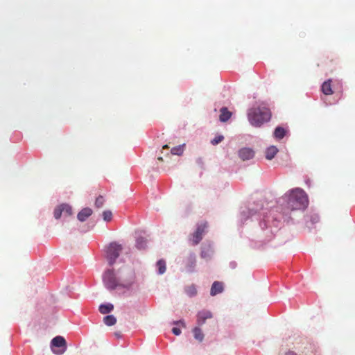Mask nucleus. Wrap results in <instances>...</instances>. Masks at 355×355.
Listing matches in <instances>:
<instances>
[{
  "label": "nucleus",
  "mask_w": 355,
  "mask_h": 355,
  "mask_svg": "<svg viewBox=\"0 0 355 355\" xmlns=\"http://www.w3.org/2000/svg\"><path fill=\"white\" fill-rule=\"evenodd\" d=\"M184 144L173 148L171 150L173 155H181L184 152Z\"/></svg>",
  "instance_id": "obj_23"
},
{
  "label": "nucleus",
  "mask_w": 355,
  "mask_h": 355,
  "mask_svg": "<svg viewBox=\"0 0 355 355\" xmlns=\"http://www.w3.org/2000/svg\"><path fill=\"white\" fill-rule=\"evenodd\" d=\"M157 266L158 268L159 274L162 275L166 271V262L165 261L161 259L159 260L157 263Z\"/></svg>",
  "instance_id": "obj_24"
},
{
  "label": "nucleus",
  "mask_w": 355,
  "mask_h": 355,
  "mask_svg": "<svg viewBox=\"0 0 355 355\" xmlns=\"http://www.w3.org/2000/svg\"><path fill=\"white\" fill-rule=\"evenodd\" d=\"M212 318V313L209 311L203 310L197 315V323L199 327L203 325L207 319Z\"/></svg>",
  "instance_id": "obj_9"
},
{
  "label": "nucleus",
  "mask_w": 355,
  "mask_h": 355,
  "mask_svg": "<svg viewBox=\"0 0 355 355\" xmlns=\"http://www.w3.org/2000/svg\"><path fill=\"white\" fill-rule=\"evenodd\" d=\"M120 280V288L130 290L136 282V275L131 268H125L119 272Z\"/></svg>",
  "instance_id": "obj_3"
},
{
  "label": "nucleus",
  "mask_w": 355,
  "mask_h": 355,
  "mask_svg": "<svg viewBox=\"0 0 355 355\" xmlns=\"http://www.w3.org/2000/svg\"><path fill=\"white\" fill-rule=\"evenodd\" d=\"M158 159H159V161H162V160H163L162 157H158Z\"/></svg>",
  "instance_id": "obj_34"
},
{
  "label": "nucleus",
  "mask_w": 355,
  "mask_h": 355,
  "mask_svg": "<svg viewBox=\"0 0 355 355\" xmlns=\"http://www.w3.org/2000/svg\"><path fill=\"white\" fill-rule=\"evenodd\" d=\"M214 250L211 245L204 246L202 249L200 257L206 260H209L213 254Z\"/></svg>",
  "instance_id": "obj_11"
},
{
  "label": "nucleus",
  "mask_w": 355,
  "mask_h": 355,
  "mask_svg": "<svg viewBox=\"0 0 355 355\" xmlns=\"http://www.w3.org/2000/svg\"><path fill=\"white\" fill-rule=\"evenodd\" d=\"M196 255L194 254H190L189 256L187 258V266L189 271H193L194 267L196 266Z\"/></svg>",
  "instance_id": "obj_16"
},
{
  "label": "nucleus",
  "mask_w": 355,
  "mask_h": 355,
  "mask_svg": "<svg viewBox=\"0 0 355 355\" xmlns=\"http://www.w3.org/2000/svg\"><path fill=\"white\" fill-rule=\"evenodd\" d=\"M285 355H297V354L293 351H288L285 353Z\"/></svg>",
  "instance_id": "obj_31"
},
{
  "label": "nucleus",
  "mask_w": 355,
  "mask_h": 355,
  "mask_svg": "<svg viewBox=\"0 0 355 355\" xmlns=\"http://www.w3.org/2000/svg\"><path fill=\"white\" fill-rule=\"evenodd\" d=\"M103 322L107 326H112L116 324V319L113 315H109L104 317Z\"/></svg>",
  "instance_id": "obj_20"
},
{
  "label": "nucleus",
  "mask_w": 355,
  "mask_h": 355,
  "mask_svg": "<svg viewBox=\"0 0 355 355\" xmlns=\"http://www.w3.org/2000/svg\"><path fill=\"white\" fill-rule=\"evenodd\" d=\"M92 213H93V211H92V209H90L89 207H86V208L83 209L78 214L77 218L80 221L84 222L92 214Z\"/></svg>",
  "instance_id": "obj_12"
},
{
  "label": "nucleus",
  "mask_w": 355,
  "mask_h": 355,
  "mask_svg": "<svg viewBox=\"0 0 355 355\" xmlns=\"http://www.w3.org/2000/svg\"><path fill=\"white\" fill-rule=\"evenodd\" d=\"M220 116L219 119L221 122H226L232 116V113L230 112L227 107H223L220 110Z\"/></svg>",
  "instance_id": "obj_14"
},
{
  "label": "nucleus",
  "mask_w": 355,
  "mask_h": 355,
  "mask_svg": "<svg viewBox=\"0 0 355 355\" xmlns=\"http://www.w3.org/2000/svg\"><path fill=\"white\" fill-rule=\"evenodd\" d=\"M51 348L53 353L56 354H63L67 349V343L65 339L60 336H58L51 340Z\"/></svg>",
  "instance_id": "obj_6"
},
{
  "label": "nucleus",
  "mask_w": 355,
  "mask_h": 355,
  "mask_svg": "<svg viewBox=\"0 0 355 355\" xmlns=\"http://www.w3.org/2000/svg\"><path fill=\"white\" fill-rule=\"evenodd\" d=\"M163 148H164H164H168V146L167 144H166V145H164V146H163Z\"/></svg>",
  "instance_id": "obj_33"
},
{
  "label": "nucleus",
  "mask_w": 355,
  "mask_h": 355,
  "mask_svg": "<svg viewBox=\"0 0 355 355\" xmlns=\"http://www.w3.org/2000/svg\"><path fill=\"white\" fill-rule=\"evenodd\" d=\"M172 332L175 335L178 336V335H180L181 334V330L179 328H178V327H173L172 329Z\"/></svg>",
  "instance_id": "obj_30"
},
{
  "label": "nucleus",
  "mask_w": 355,
  "mask_h": 355,
  "mask_svg": "<svg viewBox=\"0 0 355 355\" xmlns=\"http://www.w3.org/2000/svg\"><path fill=\"white\" fill-rule=\"evenodd\" d=\"M207 227V223H203L198 225L196 230L191 235L190 237V241L193 245H196L201 241Z\"/></svg>",
  "instance_id": "obj_7"
},
{
  "label": "nucleus",
  "mask_w": 355,
  "mask_h": 355,
  "mask_svg": "<svg viewBox=\"0 0 355 355\" xmlns=\"http://www.w3.org/2000/svg\"><path fill=\"white\" fill-rule=\"evenodd\" d=\"M146 239L143 237H139L136 241V247L138 249H144L146 247Z\"/></svg>",
  "instance_id": "obj_22"
},
{
  "label": "nucleus",
  "mask_w": 355,
  "mask_h": 355,
  "mask_svg": "<svg viewBox=\"0 0 355 355\" xmlns=\"http://www.w3.org/2000/svg\"><path fill=\"white\" fill-rule=\"evenodd\" d=\"M104 198L102 196H99L98 197L96 198V201H95V206L97 207V208H101L103 207V204H104Z\"/></svg>",
  "instance_id": "obj_27"
},
{
  "label": "nucleus",
  "mask_w": 355,
  "mask_h": 355,
  "mask_svg": "<svg viewBox=\"0 0 355 355\" xmlns=\"http://www.w3.org/2000/svg\"><path fill=\"white\" fill-rule=\"evenodd\" d=\"M103 282L105 287L109 290L120 288L119 276L116 277L113 270H107L103 275Z\"/></svg>",
  "instance_id": "obj_5"
},
{
  "label": "nucleus",
  "mask_w": 355,
  "mask_h": 355,
  "mask_svg": "<svg viewBox=\"0 0 355 355\" xmlns=\"http://www.w3.org/2000/svg\"><path fill=\"white\" fill-rule=\"evenodd\" d=\"M278 153V149L275 146L268 147L266 150V158L268 160H271Z\"/></svg>",
  "instance_id": "obj_15"
},
{
  "label": "nucleus",
  "mask_w": 355,
  "mask_h": 355,
  "mask_svg": "<svg viewBox=\"0 0 355 355\" xmlns=\"http://www.w3.org/2000/svg\"><path fill=\"white\" fill-rule=\"evenodd\" d=\"M62 209V213L67 216H70L72 214V209L71 207L66 204L61 205Z\"/></svg>",
  "instance_id": "obj_25"
},
{
  "label": "nucleus",
  "mask_w": 355,
  "mask_h": 355,
  "mask_svg": "<svg viewBox=\"0 0 355 355\" xmlns=\"http://www.w3.org/2000/svg\"><path fill=\"white\" fill-rule=\"evenodd\" d=\"M103 220L106 222H109L112 218V213L110 210H106L103 212Z\"/></svg>",
  "instance_id": "obj_26"
},
{
  "label": "nucleus",
  "mask_w": 355,
  "mask_h": 355,
  "mask_svg": "<svg viewBox=\"0 0 355 355\" xmlns=\"http://www.w3.org/2000/svg\"><path fill=\"white\" fill-rule=\"evenodd\" d=\"M223 139H224L223 136L218 135V136L215 137V138L214 139L211 140V143L213 145H216V144H219L220 142H221L223 140Z\"/></svg>",
  "instance_id": "obj_29"
},
{
  "label": "nucleus",
  "mask_w": 355,
  "mask_h": 355,
  "mask_svg": "<svg viewBox=\"0 0 355 355\" xmlns=\"http://www.w3.org/2000/svg\"><path fill=\"white\" fill-rule=\"evenodd\" d=\"M322 93L325 95H331L334 92L331 88V80L329 79L323 83L321 87Z\"/></svg>",
  "instance_id": "obj_13"
},
{
  "label": "nucleus",
  "mask_w": 355,
  "mask_h": 355,
  "mask_svg": "<svg viewBox=\"0 0 355 355\" xmlns=\"http://www.w3.org/2000/svg\"><path fill=\"white\" fill-rule=\"evenodd\" d=\"M174 324H182V325H183V326L184 325V321H182V320H180V321L174 322Z\"/></svg>",
  "instance_id": "obj_32"
},
{
  "label": "nucleus",
  "mask_w": 355,
  "mask_h": 355,
  "mask_svg": "<svg viewBox=\"0 0 355 355\" xmlns=\"http://www.w3.org/2000/svg\"><path fill=\"white\" fill-rule=\"evenodd\" d=\"M114 309L113 304L108 303L105 304H101L99 306V311L102 314H107Z\"/></svg>",
  "instance_id": "obj_17"
},
{
  "label": "nucleus",
  "mask_w": 355,
  "mask_h": 355,
  "mask_svg": "<svg viewBox=\"0 0 355 355\" xmlns=\"http://www.w3.org/2000/svg\"><path fill=\"white\" fill-rule=\"evenodd\" d=\"M223 284L220 282L216 281L211 286L210 295L215 296L217 294L221 293L223 291Z\"/></svg>",
  "instance_id": "obj_10"
},
{
  "label": "nucleus",
  "mask_w": 355,
  "mask_h": 355,
  "mask_svg": "<svg viewBox=\"0 0 355 355\" xmlns=\"http://www.w3.org/2000/svg\"><path fill=\"white\" fill-rule=\"evenodd\" d=\"M185 292L189 297H193L197 294V289L194 285H190L185 288Z\"/></svg>",
  "instance_id": "obj_21"
},
{
  "label": "nucleus",
  "mask_w": 355,
  "mask_h": 355,
  "mask_svg": "<svg viewBox=\"0 0 355 355\" xmlns=\"http://www.w3.org/2000/svg\"><path fill=\"white\" fill-rule=\"evenodd\" d=\"M254 151L250 148H243L239 150V157L243 160L246 161L253 158Z\"/></svg>",
  "instance_id": "obj_8"
},
{
  "label": "nucleus",
  "mask_w": 355,
  "mask_h": 355,
  "mask_svg": "<svg viewBox=\"0 0 355 355\" xmlns=\"http://www.w3.org/2000/svg\"><path fill=\"white\" fill-rule=\"evenodd\" d=\"M271 115L270 109L264 103H261L259 106L248 110V119L252 126L259 128L269 121Z\"/></svg>",
  "instance_id": "obj_2"
},
{
  "label": "nucleus",
  "mask_w": 355,
  "mask_h": 355,
  "mask_svg": "<svg viewBox=\"0 0 355 355\" xmlns=\"http://www.w3.org/2000/svg\"><path fill=\"white\" fill-rule=\"evenodd\" d=\"M286 132V130L282 127H277L274 131V137L277 139H282L284 138Z\"/></svg>",
  "instance_id": "obj_18"
},
{
  "label": "nucleus",
  "mask_w": 355,
  "mask_h": 355,
  "mask_svg": "<svg viewBox=\"0 0 355 355\" xmlns=\"http://www.w3.org/2000/svg\"><path fill=\"white\" fill-rule=\"evenodd\" d=\"M194 338L200 342L204 339V334L199 327H196L193 329Z\"/></svg>",
  "instance_id": "obj_19"
},
{
  "label": "nucleus",
  "mask_w": 355,
  "mask_h": 355,
  "mask_svg": "<svg viewBox=\"0 0 355 355\" xmlns=\"http://www.w3.org/2000/svg\"><path fill=\"white\" fill-rule=\"evenodd\" d=\"M122 250V246L116 242H112L107 247L105 257L110 266L113 265Z\"/></svg>",
  "instance_id": "obj_4"
},
{
  "label": "nucleus",
  "mask_w": 355,
  "mask_h": 355,
  "mask_svg": "<svg viewBox=\"0 0 355 355\" xmlns=\"http://www.w3.org/2000/svg\"><path fill=\"white\" fill-rule=\"evenodd\" d=\"M62 212L63 211H62V206L61 205L58 206L54 210V217L56 219L60 218L61 215L62 214Z\"/></svg>",
  "instance_id": "obj_28"
},
{
  "label": "nucleus",
  "mask_w": 355,
  "mask_h": 355,
  "mask_svg": "<svg viewBox=\"0 0 355 355\" xmlns=\"http://www.w3.org/2000/svg\"><path fill=\"white\" fill-rule=\"evenodd\" d=\"M282 200L286 201L287 207L291 210L304 209L308 204L305 192L300 188L291 190L282 198Z\"/></svg>",
  "instance_id": "obj_1"
}]
</instances>
